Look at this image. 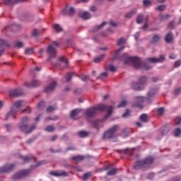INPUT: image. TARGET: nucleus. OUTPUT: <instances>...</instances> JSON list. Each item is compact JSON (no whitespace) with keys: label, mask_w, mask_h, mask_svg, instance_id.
Segmentation results:
<instances>
[{"label":"nucleus","mask_w":181,"mask_h":181,"mask_svg":"<svg viewBox=\"0 0 181 181\" xmlns=\"http://www.w3.org/2000/svg\"><path fill=\"white\" fill-rule=\"evenodd\" d=\"M98 111H107V115H106V118H108L113 112V106L107 105L105 104H99L95 107H92L87 110L86 115L88 117H94L97 115Z\"/></svg>","instance_id":"1"},{"label":"nucleus","mask_w":181,"mask_h":181,"mask_svg":"<svg viewBox=\"0 0 181 181\" xmlns=\"http://www.w3.org/2000/svg\"><path fill=\"white\" fill-rule=\"evenodd\" d=\"M119 61H124V64L132 63L136 69L141 67L142 62L139 57H129L127 53H124L119 58Z\"/></svg>","instance_id":"2"},{"label":"nucleus","mask_w":181,"mask_h":181,"mask_svg":"<svg viewBox=\"0 0 181 181\" xmlns=\"http://www.w3.org/2000/svg\"><path fill=\"white\" fill-rule=\"evenodd\" d=\"M155 158L153 156H147L144 159L138 160L135 163L134 168L139 170L141 168H148L153 163Z\"/></svg>","instance_id":"3"},{"label":"nucleus","mask_w":181,"mask_h":181,"mask_svg":"<svg viewBox=\"0 0 181 181\" xmlns=\"http://www.w3.org/2000/svg\"><path fill=\"white\" fill-rule=\"evenodd\" d=\"M22 124L19 126L21 131L25 132V134L32 133L37 127V124H32L29 130H27L29 127V118L28 117H23L21 119Z\"/></svg>","instance_id":"4"},{"label":"nucleus","mask_w":181,"mask_h":181,"mask_svg":"<svg viewBox=\"0 0 181 181\" xmlns=\"http://www.w3.org/2000/svg\"><path fill=\"white\" fill-rule=\"evenodd\" d=\"M148 81L147 77L141 76L138 82H133L132 83V88L136 91H142L144 90V85Z\"/></svg>","instance_id":"5"},{"label":"nucleus","mask_w":181,"mask_h":181,"mask_svg":"<svg viewBox=\"0 0 181 181\" xmlns=\"http://www.w3.org/2000/svg\"><path fill=\"white\" fill-rule=\"evenodd\" d=\"M119 129V125L116 124L114 125L112 127H110V129H108L107 132H105V134H103V140H107L112 141L115 137V133Z\"/></svg>","instance_id":"6"},{"label":"nucleus","mask_w":181,"mask_h":181,"mask_svg":"<svg viewBox=\"0 0 181 181\" xmlns=\"http://www.w3.org/2000/svg\"><path fill=\"white\" fill-rule=\"evenodd\" d=\"M146 99H147V98H145L144 96L134 97L135 103H132V107L134 108H139L142 110L144 108V106L141 103H144Z\"/></svg>","instance_id":"7"},{"label":"nucleus","mask_w":181,"mask_h":181,"mask_svg":"<svg viewBox=\"0 0 181 181\" xmlns=\"http://www.w3.org/2000/svg\"><path fill=\"white\" fill-rule=\"evenodd\" d=\"M54 46L58 47L59 44L57 42H54L51 45H49L47 48V52L51 57H55L57 54V50L54 48Z\"/></svg>","instance_id":"8"},{"label":"nucleus","mask_w":181,"mask_h":181,"mask_svg":"<svg viewBox=\"0 0 181 181\" xmlns=\"http://www.w3.org/2000/svg\"><path fill=\"white\" fill-rule=\"evenodd\" d=\"M30 173V170H23L14 174L12 177L14 180H18L22 178L23 177L28 175Z\"/></svg>","instance_id":"9"},{"label":"nucleus","mask_w":181,"mask_h":181,"mask_svg":"<svg viewBox=\"0 0 181 181\" xmlns=\"http://www.w3.org/2000/svg\"><path fill=\"white\" fill-rule=\"evenodd\" d=\"M25 86L29 88H37L41 86V82L38 80L34 79L31 82L25 83Z\"/></svg>","instance_id":"10"},{"label":"nucleus","mask_w":181,"mask_h":181,"mask_svg":"<svg viewBox=\"0 0 181 181\" xmlns=\"http://www.w3.org/2000/svg\"><path fill=\"white\" fill-rule=\"evenodd\" d=\"M22 95H23V92L21 88L11 90L9 91V96L11 98H17V97L22 96Z\"/></svg>","instance_id":"11"},{"label":"nucleus","mask_w":181,"mask_h":181,"mask_svg":"<svg viewBox=\"0 0 181 181\" xmlns=\"http://www.w3.org/2000/svg\"><path fill=\"white\" fill-rule=\"evenodd\" d=\"M158 91H159V90H158V88H152V89H151L148 92L147 96H146V100H148V102H150V100L152 98H153L156 94H158Z\"/></svg>","instance_id":"12"},{"label":"nucleus","mask_w":181,"mask_h":181,"mask_svg":"<svg viewBox=\"0 0 181 181\" xmlns=\"http://www.w3.org/2000/svg\"><path fill=\"white\" fill-rule=\"evenodd\" d=\"M15 167L14 164H7L0 168V173H8L11 171Z\"/></svg>","instance_id":"13"},{"label":"nucleus","mask_w":181,"mask_h":181,"mask_svg":"<svg viewBox=\"0 0 181 181\" xmlns=\"http://www.w3.org/2000/svg\"><path fill=\"white\" fill-rule=\"evenodd\" d=\"M25 102L24 100H18L14 102L13 106L11 107V109H13L15 111L19 112L20 110H17L18 108H21L23 105H25Z\"/></svg>","instance_id":"14"},{"label":"nucleus","mask_w":181,"mask_h":181,"mask_svg":"<svg viewBox=\"0 0 181 181\" xmlns=\"http://www.w3.org/2000/svg\"><path fill=\"white\" fill-rule=\"evenodd\" d=\"M25 1H27V0H4V4L6 6H13Z\"/></svg>","instance_id":"15"},{"label":"nucleus","mask_w":181,"mask_h":181,"mask_svg":"<svg viewBox=\"0 0 181 181\" xmlns=\"http://www.w3.org/2000/svg\"><path fill=\"white\" fill-rule=\"evenodd\" d=\"M148 60L153 63H159L163 62L165 60V56L164 55H160L159 58L153 57V58H148Z\"/></svg>","instance_id":"16"},{"label":"nucleus","mask_w":181,"mask_h":181,"mask_svg":"<svg viewBox=\"0 0 181 181\" xmlns=\"http://www.w3.org/2000/svg\"><path fill=\"white\" fill-rule=\"evenodd\" d=\"M57 86V82L56 81H53L51 84H49L48 86H47L45 89V92L46 93H49L50 92H52L53 90H54V88Z\"/></svg>","instance_id":"17"},{"label":"nucleus","mask_w":181,"mask_h":181,"mask_svg":"<svg viewBox=\"0 0 181 181\" xmlns=\"http://www.w3.org/2000/svg\"><path fill=\"white\" fill-rule=\"evenodd\" d=\"M4 46H10L8 42L5 40L0 39V56L3 55L5 49Z\"/></svg>","instance_id":"18"},{"label":"nucleus","mask_w":181,"mask_h":181,"mask_svg":"<svg viewBox=\"0 0 181 181\" xmlns=\"http://www.w3.org/2000/svg\"><path fill=\"white\" fill-rule=\"evenodd\" d=\"M79 16L81 18L85 19V20H88L91 18V14L88 11H79Z\"/></svg>","instance_id":"19"},{"label":"nucleus","mask_w":181,"mask_h":181,"mask_svg":"<svg viewBox=\"0 0 181 181\" xmlns=\"http://www.w3.org/2000/svg\"><path fill=\"white\" fill-rule=\"evenodd\" d=\"M17 112L18 110H14V108H11V110L7 113L6 119H14Z\"/></svg>","instance_id":"20"},{"label":"nucleus","mask_w":181,"mask_h":181,"mask_svg":"<svg viewBox=\"0 0 181 181\" xmlns=\"http://www.w3.org/2000/svg\"><path fill=\"white\" fill-rule=\"evenodd\" d=\"M49 175L55 177L67 176V173L65 171H63L62 173H59L55 172L54 170H51L49 172Z\"/></svg>","instance_id":"21"},{"label":"nucleus","mask_w":181,"mask_h":181,"mask_svg":"<svg viewBox=\"0 0 181 181\" xmlns=\"http://www.w3.org/2000/svg\"><path fill=\"white\" fill-rule=\"evenodd\" d=\"M136 13H137V9L136 8H133L130 11H129L128 13H127L125 14V17L127 18H132V16L134 14H136Z\"/></svg>","instance_id":"22"},{"label":"nucleus","mask_w":181,"mask_h":181,"mask_svg":"<svg viewBox=\"0 0 181 181\" xmlns=\"http://www.w3.org/2000/svg\"><path fill=\"white\" fill-rule=\"evenodd\" d=\"M20 158H21L24 163H28L29 162L30 160L33 159L34 161H36V158L33 157L32 156H20Z\"/></svg>","instance_id":"23"},{"label":"nucleus","mask_w":181,"mask_h":181,"mask_svg":"<svg viewBox=\"0 0 181 181\" xmlns=\"http://www.w3.org/2000/svg\"><path fill=\"white\" fill-rule=\"evenodd\" d=\"M80 110L79 109H75L72 111V112L70 115V117L72 119H77L76 117L78 114L79 113Z\"/></svg>","instance_id":"24"},{"label":"nucleus","mask_w":181,"mask_h":181,"mask_svg":"<svg viewBox=\"0 0 181 181\" xmlns=\"http://www.w3.org/2000/svg\"><path fill=\"white\" fill-rule=\"evenodd\" d=\"M124 49V47H122L119 49H118L115 54L112 56V60L115 61L118 59V57L119 56L120 51H122Z\"/></svg>","instance_id":"25"},{"label":"nucleus","mask_w":181,"mask_h":181,"mask_svg":"<svg viewBox=\"0 0 181 181\" xmlns=\"http://www.w3.org/2000/svg\"><path fill=\"white\" fill-rule=\"evenodd\" d=\"M105 25H107L106 21H103V23H102L100 25H97L96 27H95V28L92 30V32L95 33L101 30Z\"/></svg>","instance_id":"26"},{"label":"nucleus","mask_w":181,"mask_h":181,"mask_svg":"<svg viewBox=\"0 0 181 181\" xmlns=\"http://www.w3.org/2000/svg\"><path fill=\"white\" fill-rule=\"evenodd\" d=\"M71 160H75L76 162L82 161L85 159V157L83 156H76L71 158Z\"/></svg>","instance_id":"27"},{"label":"nucleus","mask_w":181,"mask_h":181,"mask_svg":"<svg viewBox=\"0 0 181 181\" xmlns=\"http://www.w3.org/2000/svg\"><path fill=\"white\" fill-rule=\"evenodd\" d=\"M144 15L142 13H139L136 17V23H142L144 22Z\"/></svg>","instance_id":"28"},{"label":"nucleus","mask_w":181,"mask_h":181,"mask_svg":"<svg viewBox=\"0 0 181 181\" xmlns=\"http://www.w3.org/2000/svg\"><path fill=\"white\" fill-rule=\"evenodd\" d=\"M173 34L171 33H169L166 36H165V42L168 43H170L173 41Z\"/></svg>","instance_id":"29"},{"label":"nucleus","mask_w":181,"mask_h":181,"mask_svg":"<svg viewBox=\"0 0 181 181\" xmlns=\"http://www.w3.org/2000/svg\"><path fill=\"white\" fill-rule=\"evenodd\" d=\"M159 40H160V35H154V36L153 37L152 40H151V42H152L153 44H156V43H158V42Z\"/></svg>","instance_id":"30"},{"label":"nucleus","mask_w":181,"mask_h":181,"mask_svg":"<svg viewBox=\"0 0 181 181\" xmlns=\"http://www.w3.org/2000/svg\"><path fill=\"white\" fill-rule=\"evenodd\" d=\"M140 119H141V122H143L144 123L148 122V118L147 114H142L140 116Z\"/></svg>","instance_id":"31"},{"label":"nucleus","mask_w":181,"mask_h":181,"mask_svg":"<svg viewBox=\"0 0 181 181\" xmlns=\"http://www.w3.org/2000/svg\"><path fill=\"white\" fill-rule=\"evenodd\" d=\"M108 77V74L107 72H103L100 74V76H98V80H105V78H107Z\"/></svg>","instance_id":"32"},{"label":"nucleus","mask_w":181,"mask_h":181,"mask_svg":"<svg viewBox=\"0 0 181 181\" xmlns=\"http://www.w3.org/2000/svg\"><path fill=\"white\" fill-rule=\"evenodd\" d=\"M132 129H124L122 130V136H129V135L131 134Z\"/></svg>","instance_id":"33"},{"label":"nucleus","mask_w":181,"mask_h":181,"mask_svg":"<svg viewBox=\"0 0 181 181\" xmlns=\"http://www.w3.org/2000/svg\"><path fill=\"white\" fill-rule=\"evenodd\" d=\"M37 107L38 109L40 110H42L45 109V107H46V103H45V101H40L38 104H37Z\"/></svg>","instance_id":"34"},{"label":"nucleus","mask_w":181,"mask_h":181,"mask_svg":"<svg viewBox=\"0 0 181 181\" xmlns=\"http://www.w3.org/2000/svg\"><path fill=\"white\" fill-rule=\"evenodd\" d=\"M53 28L57 33L62 32V28L59 24H54Z\"/></svg>","instance_id":"35"},{"label":"nucleus","mask_w":181,"mask_h":181,"mask_svg":"<svg viewBox=\"0 0 181 181\" xmlns=\"http://www.w3.org/2000/svg\"><path fill=\"white\" fill-rule=\"evenodd\" d=\"M78 135L81 138H86L89 135L88 132H78Z\"/></svg>","instance_id":"36"},{"label":"nucleus","mask_w":181,"mask_h":181,"mask_svg":"<svg viewBox=\"0 0 181 181\" xmlns=\"http://www.w3.org/2000/svg\"><path fill=\"white\" fill-rule=\"evenodd\" d=\"M105 54H102L94 59L95 63H99L104 59Z\"/></svg>","instance_id":"37"},{"label":"nucleus","mask_w":181,"mask_h":181,"mask_svg":"<svg viewBox=\"0 0 181 181\" xmlns=\"http://www.w3.org/2000/svg\"><path fill=\"white\" fill-rule=\"evenodd\" d=\"M128 102L127 100H122L117 106L118 108H124L127 106Z\"/></svg>","instance_id":"38"},{"label":"nucleus","mask_w":181,"mask_h":181,"mask_svg":"<svg viewBox=\"0 0 181 181\" xmlns=\"http://www.w3.org/2000/svg\"><path fill=\"white\" fill-rule=\"evenodd\" d=\"M169 18H170V15L169 14H165V15L160 14V21H166Z\"/></svg>","instance_id":"39"},{"label":"nucleus","mask_w":181,"mask_h":181,"mask_svg":"<svg viewBox=\"0 0 181 181\" xmlns=\"http://www.w3.org/2000/svg\"><path fill=\"white\" fill-rule=\"evenodd\" d=\"M41 34V31L38 30L37 29H35L32 31V35L33 37H37L38 35H40Z\"/></svg>","instance_id":"40"},{"label":"nucleus","mask_w":181,"mask_h":181,"mask_svg":"<svg viewBox=\"0 0 181 181\" xmlns=\"http://www.w3.org/2000/svg\"><path fill=\"white\" fill-rule=\"evenodd\" d=\"M35 52L34 49L33 48H29L25 50V54H28V55H31L33 54Z\"/></svg>","instance_id":"41"},{"label":"nucleus","mask_w":181,"mask_h":181,"mask_svg":"<svg viewBox=\"0 0 181 181\" xmlns=\"http://www.w3.org/2000/svg\"><path fill=\"white\" fill-rule=\"evenodd\" d=\"M117 171H118L117 168H112V170H110L107 172V175H114L115 174L117 173Z\"/></svg>","instance_id":"42"},{"label":"nucleus","mask_w":181,"mask_h":181,"mask_svg":"<svg viewBox=\"0 0 181 181\" xmlns=\"http://www.w3.org/2000/svg\"><path fill=\"white\" fill-rule=\"evenodd\" d=\"M125 42H126V40L124 39L123 37H122V38H120L119 40H117V45H119V46H122L124 44H125Z\"/></svg>","instance_id":"43"},{"label":"nucleus","mask_w":181,"mask_h":181,"mask_svg":"<svg viewBox=\"0 0 181 181\" xmlns=\"http://www.w3.org/2000/svg\"><path fill=\"white\" fill-rule=\"evenodd\" d=\"M143 5L144 7H148V6L152 5V2L150 0H144Z\"/></svg>","instance_id":"44"},{"label":"nucleus","mask_w":181,"mask_h":181,"mask_svg":"<svg viewBox=\"0 0 181 181\" xmlns=\"http://www.w3.org/2000/svg\"><path fill=\"white\" fill-rule=\"evenodd\" d=\"M54 127L53 125H48L46 127V131L48 132H52L53 131H54Z\"/></svg>","instance_id":"45"},{"label":"nucleus","mask_w":181,"mask_h":181,"mask_svg":"<svg viewBox=\"0 0 181 181\" xmlns=\"http://www.w3.org/2000/svg\"><path fill=\"white\" fill-rule=\"evenodd\" d=\"M166 6L165 4H160L157 6V9L159 11H163L165 9Z\"/></svg>","instance_id":"46"},{"label":"nucleus","mask_w":181,"mask_h":181,"mask_svg":"<svg viewBox=\"0 0 181 181\" xmlns=\"http://www.w3.org/2000/svg\"><path fill=\"white\" fill-rule=\"evenodd\" d=\"M55 110H56L55 106H49L47 108V112H54Z\"/></svg>","instance_id":"47"},{"label":"nucleus","mask_w":181,"mask_h":181,"mask_svg":"<svg viewBox=\"0 0 181 181\" xmlns=\"http://www.w3.org/2000/svg\"><path fill=\"white\" fill-rule=\"evenodd\" d=\"M129 116H130V110L129 109H127L126 112L122 114V117L126 118Z\"/></svg>","instance_id":"48"},{"label":"nucleus","mask_w":181,"mask_h":181,"mask_svg":"<svg viewBox=\"0 0 181 181\" xmlns=\"http://www.w3.org/2000/svg\"><path fill=\"white\" fill-rule=\"evenodd\" d=\"M108 69L112 72H115L117 71V68L115 67L112 64L108 65Z\"/></svg>","instance_id":"49"},{"label":"nucleus","mask_w":181,"mask_h":181,"mask_svg":"<svg viewBox=\"0 0 181 181\" xmlns=\"http://www.w3.org/2000/svg\"><path fill=\"white\" fill-rule=\"evenodd\" d=\"M93 125L94 128H95L96 129H98L99 125H100V121H93Z\"/></svg>","instance_id":"50"},{"label":"nucleus","mask_w":181,"mask_h":181,"mask_svg":"<svg viewBox=\"0 0 181 181\" xmlns=\"http://www.w3.org/2000/svg\"><path fill=\"white\" fill-rule=\"evenodd\" d=\"M23 47V42H18L16 45H14V47L16 48H21Z\"/></svg>","instance_id":"51"},{"label":"nucleus","mask_w":181,"mask_h":181,"mask_svg":"<svg viewBox=\"0 0 181 181\" xmlns=\"http://www.w3.org/2000/svg\"><path fill=\"white\" fill-rule=\"evenodd\" d=\"M65 78H66V81H67V82L70 81V80H71V78H72V74L71 73L67 74L66 75Z\"/></svg>","instance_id":"52"},{"label":"nucleus","mask_w":181,"mask_h":181,"mask_svg":"<svg viewBox=\"0 0 181 181\" xmlns=\"http://www.w3.org/2000/svg\"><path fill=\"white\" fill-rule=\"evenodd\" d=\"M75 13V9L74 7H70L69 8V15L72 16H74Z\"/></svg>","instance_id":"53"},{"label":"nucleus","mask_w":181,"mask_h":181,"mask_svg":"<svg viewBox=\"0 0 181 181\" xmlns=\"http://www.w3.org/2000/svg\"><path fill=\"white\" fill-rule=\"evenodd\" d=\"M28 113V114H31L32 113V110L30 109V107H28L26 109H24L21 111V113Z\"/></svg>","instance_id":"54"},{"label":"nucleus","mask_w":181,"mask_h":181,"mask_svg":"<svg viewBox=\"0 0 181 181\" xmlns=\"http://www.w3.org/2000/svg\"><path fill=\"white\" fill-rule=\"evenodd\" d=\"M80 78L81 80H82L83 81H88V80H89V77L88 76L86 75H81L80 76Z\"/></svg>","instance_id":"55"},{"label":"nucleus","mask_w":181,"mask_h":181,"mask_svg":"<svg viewBox=\"0 0 181 181\" xmlns=\"http://www.w3.org/2000/svg\"><path fill=\"white\" fill-rule=\"evenodd\" d=\"M91 175V173L90 172L87 173H85L83 177V180L86 181L88 180V178Z\"/></svg>","instance_id":"56"},{"label":"nucleus","mask_w":181,"mask_h":181,"mask_svg":"<svg viewBox=\"0 0 181 181\" xmlns=\"http://www.w3.org/2000/svg\"><path fill=\"white\" fill-rule=\"evenodd\" d=\"M180 134H181V129H179V128L175 129V136H179Z\"/></svg>","instance_id":"57"},{"label":"nucleus","mask_w":181,"mask_h":181,"mask_svg":"<svg viewBox=\"0 0 181 181\" xmlns=\"http://www.w3.org/2000/svg\"><path fill=\"white\" fill-rule=\"evenodd\" d=\"M157 112L159 115H163L164 112V108L163 107H160L157 110Z\"/></svg>","instance_id":"58"},{"label":"nucleus","mask_w":181,"mask_h":181,"mask_svg":"<svg viewBox=\"0 0 181 181\" xmlns=\"http://www.w3.org/2000/svg\"><path fill=\"white\" fill-rule=\"evenodd\" d=\"M169 131V129H168V127H164V129H163V132L161 133V135H165L166 134H168Z\"/></svg>","instance_id":"59"},{"label":"nucleus","mask_w":181,"mask_h":181,"mask_svg":"<svg viewBox=\"0 0 181 181\" xmlns=\"http://www.w3.org/2000/svg\"><path fill=\"white\" fill-rule=\"evenodd\" d=\"M97 10H98V8H97L96 6L93 5L90 7V11L95 12V11H97Z\"/></svg>","instance_id":"60"},{"label":"nucleus","mask_w":181,"mask_h":181,"mask_svg":"<svg viewBox=\"0 0 181 181\" xmlns=\"http://www.w3.org/2000/svg\"><path fill=\"white\" fill-rule=\"evenodd\" d=\"M180 123H181V117H177V118L175 119V124H177V125H179V124H180Z\"/></svg>","instance_id":"61"},{"label":"nucleus","mask_w":181,"mask_h":181,"mask_svg":"<svg viewBox=\"0 0 181 181\" xmlns=\"http://www.w3.org/2000/svg\"><path fill=\"white\" fill-rule=\"evenodd\" d=\"M174 28V21H170L168 24V28L173 29Z\"/></svg>","instance_id":"62"},{"label":"nucleus","mask_w":181,"mask_h":181,"mask_svg":"<svg viewBox=\"0 0 181 181\" xmlns=\"http://www.w3.org/2000/svg\"><path fill=\"white\" fill-rule=\"evenodd\" d=\"M181 93V87L178 88L177 89L175 90V95H179Z\"/></svg>","instance_id":"63"},{"label":"nucleus","mask_w":181,"mask_h":181,"mask_svg":"<svg viewBox=\"0 0 181 181\" xmlns=\"http://www.w3.org/2000/svg\"><path fill=\"white\" fill-rule=\"evenodd\" d=\"M59 60H60L61 62H65L66 64H68V60H67V59H65L64 57H62L59 58Z\"/></svg>","instance_id":"64"}]
</instances>
